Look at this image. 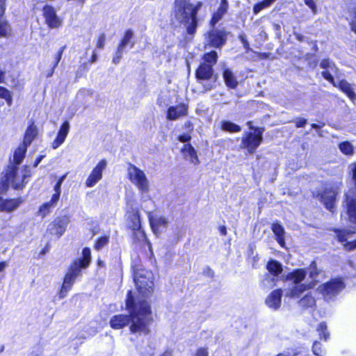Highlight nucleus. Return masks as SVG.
Returning a JSON list of instances; mask_svg holds the SVG:
<instances>
[{
	"label": "nucleus",
	"mask_w": 356,
	"mask_h": 356,
	"mask_svg": "<svg viewBox=\"0 0 356 356\" xmlns=\"http://www.w3.org/2000/svg\"><path fill=\"white\" fill-rule=\"evenodd\" d=\"M125 307L129 312V315H114L110 319V326L114 330H120L124 328L131 321V333L148 334L150 332L149 324L153 321L150 304L146 300L136 302L133 291L129 290L127 292Z\"/></svg>",
	"instance_id": "1"
},
{
	"label": "nucleus",
	"mask_w": 356,
	"mask_h": 356,
	"mask_svg": "<svg viewBox=\"0 0 356 356\" xmlns=\"http://www.w3.org/2000/svg\"><path fill=\"white\" fill-rule=\"evenodd\" d=\"M191 9L188 0H175L172 13L175 20L185 26L186 33L193 35L197 31L199 19Z\"/></svg>",
	"instance_id": "2"
},
{
	"label": "nucleus",
	"mask_w": 356,
	"mask_h": 356,
	"mask_svg": "<svg viewBox=\"0 0 356 356\" xmlns=\"http://www.w3.org/2000/svg\"><path fill=\"white\" fill-rule=\"evenodd\" d=\"M88 264L89 248H85L83 250V258L74 261L64 277L63 285L58 293L60 299L66 297L67 293L72 289L76 278L80 275L82 269L86 268Z\"/></svg>",
	"instance_id": "3"
},
{
	"label": "nucleus",
	"mask_w": 356,
	"mask_h": 356,
	"mask_svg": "<svg viewBox=\"0 0 356 356\" xmlns=\"http://www.w3.org/2000/svg\"><path fill=\"white\" fill-rule=\"evenodd\" d=\"M134 281L137 291L145 298H149L154 292V280L152 271L147 270L140 264L131 266Z\"/></svg>",
	"instance_id": "4"
},
{
	"label": "nucleus",
	"mask_w": 356,
	"mask_h": 356,
	"mask_svg": "<svg viewBox=\"0 0 356 356\" xmlns=\"http://www.w3.org/2000/svg\"><path fill=\"white\" fill-rule=\"evenodd\" d=\"M346 284L341 276L332 277L318 287V293L324 300H334L346 289Z\"/></svg>",
	"instance_id": "5"
},
{
	"label": "nucleus",
	"mask_w": 356,
	"mask_h": 356,
	"mask_svg": "<svg viewBox=\"0 0 356 356\" xmlns=\"http://www.w3.org/2000/svg\"><path fill=\"white\" fill-rule=\"evenodd\" d=\"M31 175L29 168L25 165L19 169L14 164L8 166L6 177L7 182L15 190L22 189L28 182L26 179Z\"/></svg>",
	"instance_id": "6"
},
{
	"label": "nucleus",
	"mask_w": 356,
	"mask_h": 356,
	"mask_svg": "<svg viewBox=\"0 0 356 356\" xmlns=\"http://www.w3.org/2000/svg\"><path fill=\"white\" fill-rule=\"evenodd\" d=\"M264 128H255V131H246L241 138L240 147L246 149L250 154L256 152L263 142Z\"/></svg>",
	"instance_id": "7"
},
{
	"label": "nucleus",
	"mask_w": 356,
	"mask_h": 356,
	"mask_svg": "<svg viewBox=\"0 0 356 356\" xmlns=\"http://www.w3.org/2000/svg\"><path fill=\"white\" fill-rule=\"evenodd\" d=\"M127 178L140 192H148L149 181L145 172L131 163H128Z\"/></svg>",
	"instance_id": "8"
},
{
	"label": "nucleus",
	"mask_w": 356,
	"mask_h": 356,
	"mask_svg": "<svg viewBox=\"0 0 356 356\" xmlns=\"http://www.w3.org/2000/svg\"><path fill=\"white\" fill-rule=\"evenodd\" d=\"M195 77L198 82L210 80L212 81V83L204 86L206 90L213 89L218 79V74L214 72L213 67L207 63L199 64L195 71Z\"/></svg>",
	"instance_id": "9"
},
{
	"label": "nucleus",
	"mask_w": 356,
	"mask_h": 356,
	"mask_svg": "<svg viewBox=\"0 0 356 356\" xmlns=\"http://www.w3.org/2000/svg\"><path fill=\"white\" fill-rule=\"evenodd\" d=\"M129 221L130 228L133 231L134 236L138 240L144 241L151 248V243L149 241L145 230L141 227L140 215L137 208L132 209L129 216Z\"/></svg>",
	"instance_id": "10"
},
{
	"label": "nucleus",
	"mask_w": 356,
	"mask_h": 356,
	"mask_svg": "<svg viewBox=\"0 0 356 356\" xmlns=\"http://www.w3.org/2000/svg\"><path fill=\"white\" fill-rule=\"evenodd\" d=\"M227 41V33L224 30L211 29L205 34L204 47L220 49Z\"/></svg>",
	"instance_id": "11"
},
{
	"label": "nucleus",
	"mask_w": 356,
	"mask_h": 356,
	"mask_svg": "<svg viewBox=\"0 0 356 356\" xmlns=\"http://www.w3.org/2000/svg\"><path fill=\"white\" fill-rule=\"evenodd\" d=\"M266 268L268 273L264 275V281L270 282V287H274L278 281L277 278L283 271L282 264L276 259H270L268 261Z\"/></svg>",
	"instance_id": "12"
},
{
	"label": "nucleus",
	"mask_w": 356,
	"mask_h": 356,
	"mask_svg": "<svg viewBox=\"0 0 356 356\" xmlns=\"http://www.w3.org/2000/svg\"><path fill=\"white\" fill-rule=\"evenodd\" d=\"M337 193L332 187H325L318 194L319 200L323 202L324 207L330 212L335 211V202Z\"/></svg>",
	"instance_id": "13"
},
{
	"label": "nucleus",
	"mask_w": 356,
	"mask_h": 356,
	"mask_svg": "<svg viewBox=\"0 0 356 356\" xmlns=\"http://www.w3.org/2000/svg\"><path fill=\"white\" fill-rule=\"evenodd\" d=\"M188 104L185 102H180L175 106H170L166 111V118L168 120L174 121L188 115Z\"/></svg>",
	"instance_id": "14"
},
{
	"label": "nucleus",
	"mask_w": 356,
	"mask_h": 356,
	"mask_svg": "<svg viewBox=\"0 0 356 356\" xmlns=\"http://www.w3.org/2000/svg\"><path fill=\"white\" fill-rule=\"evenodd\" d=\"M70 222L69 218L66 216L58 217L49 225L48 230L52 235H56L60 238L65 232Z\"/></svg>",
	"instance_id": "15"
},
{
	"label": "nucleus",
	"mask_w": 356,
	"mask_h": 356,
	"mask_svg": "<svg viewBox=\"0 0 356 356\" xmlns=\"http://www.w3.org/2000/svg\"><path fill=\"white\" fill-rule=\"evenodd\" d=\"M42 13L45 22L50 29H57L62 25V19L58 17L55 8L51 6H44Z\"/></svg>",
	"instance_id": "16"
},
{
	"label": "nucleus",
	"mask_w": 356,
	"mask_h": 356,
	"mask_svg": "<svg viewBox=\"0 0 356 356\" xmlns=\"http://www.w3.org/2000/svg\"><path fill=\"white\" fill-rule=\"evenodd\" d=\"M282 293L280 288L272 291L265 300L266 305L270 309L277 310L281 307Z\"/></svg>",
	"instance_id": "17"
},
{
	"label": "nucleus",
	"mask_w": 356,
	"mask_h": 356,
	"mask_svg": "<svg viewBox=\"0 0 356 356\" xmlns=\"http://www.w3.org/2000/svg\"><path fill=\"white\" fill-rule=\"evenodd\" d=\"M180 152L185 160L189 161L190 163L195 165H197L200 163L197 152L191 143L184 144Z\"/></svg>",
	"instance_id": "18"
},
{
	"label": "nucleus",
	"mask_w": 356,
	"mask_h": 356,
	"mask_svg": "<svg viewBox=\"0 0 356 356\" xmlns=\"http://www.w3.org/2000/svg\"><path fill=\"white\" fill-rule=\"evenodd\" d=\"M107 162L102 159L90 172V187L93 186L102 178V172L106 168Z\"/></svg>",
	"instance_id": "19"
},
{
	"label": "nucleus",
	"mask_w": 356,
	"mask_h": 356,
	"mask_svg": "<svg viewBox=\"0 0 356 356\" xmlns=\"http://www.w3.org/2000/svg\"><path fill=\"white\" fill-rule=\"evenodd\" d=\"M69 130H70V124L67 121H65L61 125V127L58 132V134L56 136V138L52 143L51 147L53 149H57L60 145H61L64 143V141L69 133Z\"/></svg>",
	"instance_id": "20"
},
{
	"label": "nucleus",
	"mask_w": 356,
	"mask_h": 356,
	"mask_svg": "<svg viewBox=\"0 0 356 356\" xmlns=\"http://www.w3.org/2000/svg\"><path fill=\"white\" fill-rule=\"evenodd\" d=\"M222 74L225 83L228 88L236 89L238 87L237 77L229 68H223Z\"/></svg>",
	"instance_id": "21"
},
{
	"label": "nucleus",
	"mask_w": 356,
	"mask_h": 356,
	"mask_svg": "<svg viewBox=\"0 0 356 356\" xmlns=\"http://www.w3.org/2000/svg\"><path fill=\"white\" fill-rule=\"evenodd\" d=\"M306 275L307 272L305 268H295L292 271L286 274L285 280H290L295 284H302L301 282H302L305 279Z\"/></svg>",
	"instance_id": "22"
},
{
	"label": "nucleus",
	"mask_w": 356,
	"mask_h": 356,
	"mask_svg": "<svg viewBox=\"0 0 356 356\" xmlns=\"http://www.w3.org/2000/svg\"><path fill=\"white\" fill-rule=\"evenodd\" d=\"M345 201L348 219L350 222L356 223V197L346 195Z\"/></svg>",
	"instance_id": "23"
},
{
	"label": "nucleus",
	"mask_w": 356,
	"mask_h": 356,
	"mask_svg": "<svg viewBox=\"0 0 356 356\" xmlns=\"http://www.w3.org/2000/svg\"><path fill=\"white\" fill-rule=\"evenodd\" d=\"M334 87L337 88L340 91L344 93L351 101L356 99V93L355 92L352 85L346 79L339 80Z\"/></svg>",
	"instance_id": "24"
},
{
	"label": "nucleus",
	"mask_w": 356,
	"mask_h": 356,
	"mask_svg": "<svg viewBox=\"0 0 356 356\" xmlns=\"http://www.w3.org/2000/svg\"><path fill=\"white\" fill-rule=\"evenodd\" d=\"M133 37L134 33L131 29H129L124 31L117 47V51L118 54H122L124 48L127 44H129L131 48L134 47V42L131 41Z\"/></svg>",
	"instance_id": "25"
},
{
	"label": "nucleus",
	"mask_w": 356,
	"mask_h": 356,
	"mask_svg": "<svg viewBox=\"0 0 356 356\" xmlns=\"http://www.w3.org/2000/svg\"><path fill=\"white\" fill-rule=\"evenodd\" d=\"M149 221L152 232L156 234L159 232L161 228H166L168 223L166 218L163 216L154 218L150 213L149 214Z\"/></svg>",
	"instance_id": "26"
},
{
	"label": "nucleus",
	"mask_w": 356,
	"mask_h": 356,
	"mask_svg": "<svg viewBox=\"0 0 356 356\" xmlns=\"http://www.w3.org/2000/svg\"><path fill=\"white\" fill-rule=\"evenodd\" d=\"M271 229L275 235V240L278 244L282 247H285V231L284 227L278 223L273 222L271 225Z\"/></svg>",
	"instance_id": "27"
},
{
	"label": "nucleus",
	"mask_w": 356,
	"mask_h": 356,
	"mask_svg": "<svg viewBox=\"0 0 356 356\" xmlns=\"http://www.w3.org/2000/svg\"><path fill=\"white\" fill-rule=\"evenodd\" d=\"M314 284L315 282L295 284L289 289L288 296L290 298H298L305 291L312 289Z\"/></svg>",
	"instance_id": "28"
},
{
	"label": "nucleus",
	"mask_w": 356,
	"mask_h": 356,
	"mask_svg": "<svg viewBox=\"0 0 356 356\" xmlns=\"http://www.w3.org/2000/svg\"><path fill=\"white\" fill-rule=\"evenodd\" d=\"M22 200L20 199H3L0 197V211H12L16 209Z\"/></svg>",
	"instance_id": "29"
},
{
	"label": "nucleus",
	"mask_w": 356,
	"mask_h": 356,
	"mask_svg": "<svg viewBox=\"0 0 356 356\" xmlns=\"http://www.w3.org/2000/svg\"><path fill=\"white\" fill-rule=\"evenodd\" d=\"M58 201H56V196L51 197L49 202L44 203L38 209V215L42 218H45L49 214L52 209L56 206Z\"/></svg>",
	"instance_id": "30"
},
{
	"label": "nucleus",
	"mask_w": 356,
	"mask_h": 356,
	"mask_svg": "<svg viewBox=\"0 0 356 356\" xmlns=\"http://www.w3.org/2000/svg\"><path fill=\"white\" fill-rule=\"evenodd\" d=\"M220 129L230 134L238 133L241 131V127L229 120H222L220 124Z\"/></svg>",
	"instance_id": "31"
},
{
	"label": "nucleus",
	"mask_w": 356,
	"mask_h": 356,
	"mask_svg": "<svg viewBox=\"0 0 356 356\" xmlns=\"http://www.w3.org/2000/svg\"><path fill=\"white\" fill-rule=\"evenodd\" d=\"M298 305L304 309L312 308L316 306V299L312 293L309 292L298 300Z\"/></svg>",
	"instance_id": "32"
},
{
	"label": "nucleus",
	"mask_w": 356,
	"mask_h": 356,
	"mask_svg": "<svg viewBox=\"0 0 356 356\" xmlns=\"http://www.w3.org/2000/svg\"><path fill=\"white\" fill-rule=\"evenodd\" d=\"M38 135V130L36 127L32 124L28 127L25 132L23 143L29 146Z\"/></svg>",
	"instance_id": "33"
},
{
	"label": "nucleus",
	"mask_w": 356,
	"mask_h": 356,
	"mask_svg": "<svg viewBox=\"0 0 356 356\" xmlns=\"http://www.w3.org/2000/svg\"><path fill=\"white\" fill-rule=\"evenodd\" d=\"M218 59V54L216 51L211 50L204 53L202 56V62L200 63H207L213 67L217 63Z\"/></svg>",
	"instance_id": "34"
},
{
	"label": "nucleus",
	"mask_w": 356,
	"mask_h": 356,
	"mask_svg": "<svg viewBox=\"0 0 356 356\" xmlns=\"http://www.w3.org/2000/svg\"><path fill=\"white\" fill-rule=\"evenodd\" d=\"M110 240V235L108 234H104L97 237L93 244V248L95 250L99 251L106 245H108Z\"/></svg>",
	"instance_id": "35"
},
{
	"label": "nucleus",
	"mask_w": 356,
	"mask_h": 356,
	"mask_svg": "<svg viewBox=\"0 0 356 356\" xmlns=\"http://www.w3.org/2000/svg\"><path fill=\"white\" fill-rule=\"evenodd\" d=\"M27 147L28 146H26L24 144H22L15 150V152L14 153V159H13L14 162L15 163V165L17 166L18 165H19L21 163V162L22 161L23 159L25 156Z\"/></svg>",
	"instance_id": "36"
},
{
	"label": "nucleus",
	"mask_w": 356,
	"mask_h": 356,
	"mask_svg": "<svg viewBox=\"0 0 356 356\" xmlns=\"http://www.w3.org/2000/svg\"><path fill=\"white\" fill-rule=\"evenodd\" d=\"M316 331L318 333L319 339L321 340L326 341L329 339L330 333L327 330V323L325 321H322L318 325Z\"/></svg>",
	"instance_id": "37"
},
{
	"label": "nucleus",
	"mask_w": 356,
	"mask_h": 356,
	"mask_svg": "<svg viewBox=\"0 0 356 356\" xmlns=\"http://www.w3.org/2000/svg\"><path fill=\"white\" fill-rule=\"evenodd\" d=\"M227 10L222 9L221 8H218L216 11H215L209 20V25L211 27H214L216 24L222 18L223 15L226 14Z\"/></svg>",
	"instance_id": "38"
},
{
	"label": "nucleus",
	"mask_w": 356,
	"mask_h": 356,
	"mask_svg": "<svg viewBox=\"0 0 356 356\" xmlns=\"http://www.w3.org/2000/svg\"><path fill=\"white\" fill-rule=\"evenodd\" d=\"M339 149L343 154L346 156H352L354 154V147L348 140L341 142L339 144Z\"/></svg>",
	"instance_id": "39"
},
{
	"label": "nucleus",
	"mask_w": 356,
	"mask_h": 356,
	"mask_svg": "<svg viewBox=\"0 0 356 356\" xmlns=\"http://www.w3.org/2000/svg\"><path fill=\"white\" fill-rule=\"evenodd\" d=\"M275 0H263L255 3L253 6V13L258 14L261 10L269 7Z\"/></svg>",
	"instance_id": "40"
},
{
	"label": "nucleus",
	"mask_w": 356,
	"mask_h": 356,
	"mask_svg": "<svg viewBox=\"0 0 356 356\" xmlns=\"http://www.w3.org/2000/svg\"><path fill=\"white\" fill-rule=\"evenodd\" d=\"M308 269L309 277L312 280L316 279L320 274V270L318 268L317 264L315 260H313L309 263Z\"/></svg>",
	"instance_id": "41"
},
{
	"label": "nucleus",
	"mask_w": 356,
	"mask_h": 356,
	"mask_svg": "<svg viewBox=\"0 0 356 356\" xmlns=\"http://www.w3.org/2000/svg\"><path fill=\"white\" fill-rule=\"evenodd\" d=\"M65 178V175L61 177L58 179V182L56 183V184L54 186L55 193L52 195V197L56 196V201H58V200H59L60 195V187H61V185H62Z\"/></svg>",
	"instance_id": "42"
},
{
	"label": "nucleus",
	"mask_w": 356,
	"mask_h": 356,
	"mask_svg": "<svg viewBox=\"0 0 356 356\" xmlns=\"http://www.w3.org/2000/svg\"><path fill=\"white\" fill-rule=\"evenodd\" d=\"M291 356H309V353L307 349L298 347L292 349Z\"/></svg>",
	"instance_id": "43"
},
{
	"label": "nucleus",
	"mask_w": 356,
	"mask_h": 356,
	"mask_svg": "<svg viewBox=\"0 0 356 356\" xmlns=\"http://www.w3.org/2000/svg\"><path fill=\"white\" fill-rule=\"evenodd\" d=\"M312 351L316 356H323V350L322 349V345L319 341H315L313 343Z\"/></svg>",
	"instance_id": "44"
},
{
	"label": "nucleus",
	"mask_w": 356,
	"mask_h": 356,
	"mask_svg": "<svg viewBox=\"0 0 356 356\" xmlns=\"http://www.w3.org/2000/svg\"><path fill=\"white\" fill-rule=\"evenodd\" d=\"M10 31V26L6 22H0V37L8 36Z\"/></svg>",
	"instance_id": "45"
},
{
	"label": "nucleus",
	"mask_w": 356,
	"mask_h": 356,
	"mask_svg": "<svg viewBox=\"0 0 356 356\" xmlns=\"http://www.w3.org/2000/svg\"><path fill=\"white\" fill-rule=\"evenodd\" d=\"M322 76L330 83L333 86H336L337 82L335 81L333 76L328 70H324L321 72Z\"/></svg>",
	"instance_id": "46"
},
{
	"label": "nucleus",
	"mask_w": 356,
	"mask_h": 356,
	"mask_svg": "<svg viewBox=\"0 0 356 356\" xmlns=\"http://www.w3.org/2000/svg\"><path fill=\"white\" fill-rule=\"evenodd\" d=\"M350 233V232H347V231H344V230H338L337 234V240L341 243L348 242L347 241V235Z\"/></svg>",
	"instance_id": "47"
},
{
	"label": "nucleus",
	"mask_w": 356,
	"mask_h": 356,
	"mask_svg": "<svg viewBox=\"0 0 356 356\" xmlns=\"http://www.w3.org/2000/svg\"><path fill=\"white\" fill-rule=\"evenodd\" d=\"M188 6L191 8V10H193V13H195L198 16V12L200 9L202 7L203 3L200 1H197L195 4L190 2L188 0Z\"/></svg>",
	"instance_id": "48"
},
{
	"label": "nucleus",
	"mask_w": 356,
	"mask_h": 356,
	"mask_svg": "<svg viewBox=\"0 0 356 356\" xmlns=\"http://www.w3.org/2000/svg\"><path fill=\"white\" fill-rule=\"evenodd\" d=\"M292 122H293L295 123V127L296 128L305 127V125L307 123V119H305L304 118H297L296 119H295Z\"/></svg>",
	"instance_id": "49"
},
{
	"label": "nucleus",
	"mask_w": 356,
	"mask_h": 356,
	"mask_svg": "<svg viewBox=\"0 0 356 356\" xmlns=\"http://www.w3.org/2000/svg\"><path fill=\"white\" fill-rule=\"evenodd\" d=\"M65 49V46H63L62 47H60V49L58 50V51L56 53V56H55V61H54V64L53 65L54 68H56V66L58 65V63L60 62L61 58H62V56H63V53Z\"/></svg>",
	"instance_id": "50"
},
{
	"label": "nucleus",
	"mask_w": 356,
	"mask_h": 356,
	"mask_svg": "<svg viewBox=\"0 0 356 356\" xmlns=\"http://www.w3.org/2000/svg\"><path fill=\"white\" fill-rule=\"evenodd\" d=\"M177 139L179 142L184 143V144L189 143L188 142L191 140V134L189 133L183 134L179 135L177 137Z\"/></svg>",
	"instance_id": "51"
},
{
	"label": "nucleus",
	"mask_w": 356,
	"mask_h": 356,
	"mask_svg": "<svg viewBox=\"0 0 356 356\" xmlns=\"http://www.w3.org/2000/svg\"><path fill=\"white\" fill-rule=\"evenodd\" d=\"M105 39L106 37L104 33L99 34L96 42V47L99 49L103 48L105 44Z\"/></svg>",
	"instance_id": "52"
},
{
	"label": "nucleus",
	"mask_w": 356,
	"mask_h": 356,
	"mask_svg": "<svg viewBox=\"0 0 356 356\" xmlns=\"http://www.w3.org/2000/svg\"><path fill=\"white\" fill-rule=\"evenodd\" d=\"M344 248L347 251H352L356 249V239L352 241H348L344 243Z\"/></svg>",
	"instance_id": "53"
},
{
	"label": "nucleus",
	"mask_w": 356,
	"mask_h": 356,
	"mask_svg": "<svg viewBox=\"0 0 356 356\" xmlns=\"http://www.w3.org/2000/svg\"><path fill=\"white\" fill-rule=\"evenodd\" d=\"M195 356H209L208 348L206 347H200L197 348Z\"/></svg>",
	"instance_id": "54"
},
{
	"label": "nucleus",
	"mask_w": 356,
	"mask_h": 356,
	"mask_svg": "<svg viewBox=\"0 0 356 356\" xmlns=\"http://www.w3.org/2000/svg\"><path fill=\"white\" fill-rule=\"evenodd\" d=\"M9 185L10 184L9 182H7L6 177L5 176L4 178L0 181V193L6 191Z\"/></svg>",
	"instance_id": "55"
},
{
	"label": "nucleus",
	"mask_w": 356,
	"mask_h": 356,
	"mask_svg": "<svg viewBox=\"0 0 356 356\" xmlns=\"http://www.w3.org/2000/svg\"><path fill=\"white\" fill-rule=\"evenodd\" d=\"M184 128L187 130L188 133L191 134L194 129L193 124L191 121H186L184 122Z\"/></svg>",
	"instance_id": "56"
},
{
	"label": "nucleus",
	"mask_w": 356,
	"mask_h": 356,
	"mask_svg": "<svg viewBox=\"0 0 356 356\" xmlns=\"http://www.w3.org/2000/svg\"><path fill=\"white\" fill-rule=\"evenodd\" d=\"M304 2L313 12H316V6L314 0H304Z\"/></svg>",
	"instance_id": "57"
},
{
	"label": "nucleus",
	"mask_w": 356,
	"mask_h": 356,
	"mask_svg": "<svg viewBox=\"0 0 356 356\" xmlns=\"http://www.w3.org/2000/svg\"><path fill=\"white\" fill-rule=\"evenodd\" d=\"M330 66V61L329 58H323L320 63V67L323 69L327 70V69Z\"/></svg>",
	"instance_id": "58"
},
{
	"label": "nucleus",
	"mask_w": 356,
	"mask_h": 356,
	"mask_svg": "<svg viewBox=\"0 0 356 356\" xmlns=\"http://www.w3.org/2000/svg\"><path fill=\"white\" fill-rule=\"evenodd\" d=\"M8 92V90L4 87L0 86V98H4Z\"/></svg>",
	"instance_id": "59"
},
{
	"label": "nucleus",
	"mask_w": 356,
	"mask_h": 356,
	"mask_svg": "<svg viewBox=\"0 0 356 356\" xmlns=\"http://www.w3.org/2000/svg\"><path fill=\"white\" fill-rule=\"evenodd\" d=\"M219 8H221L222 9L227 10L228 8H229L228 1L227 0H221Z\"/></svg>",
	"instance_id": "60"
},
{
	"label": "nucleus",
	"mask_w": 356,
	"mask_h": 356,
	"mask_svg": "<svg viewBox=\"0 0 356 356\" xmlns=\"http://www.w3.org/2000/svg\"><path fill=\"white\" fill-rule=\"evenodd\" d=\"M246 125L250 130L253 131L252 132L255 131V128H264L263 127H257V126H253L252 121H248L246 122Z\"/></svg>",
	"instance_id": "61"
},
{
	"label": "nucleus",
	"mask_w": 356,
	"mask_h": 356,
	"mask_svg": "<svg viewBox=\"0 0 356 356\" xmlns=\"http://www.w3.org/2000/svg\"><path fill=\"white\" fill-rule=\"evenodd\" d=\"M159 356H172V350L167 348Z\"/></svg>",
	"instance_id": "62"
},
{
	"label": "nucleus",
	"mask_w": 356,
	"mask_h": 356,
	"mask_svg": "<svg viewBox=\"0 0 356 356\" xmlns=\"http://www.w3.org/2000/svg\"><path fill=\"white\" fill-rule=\"evenodd\" d=\"M270 53L268 52H263V53H258L257 56L260 59H266L269 57Z\"/></svg>",
	"instance_id": "63"
},
{
	"label": "nucleus",
	"mask_w": 356,
	"mask_h": 356,
	"mask_svg": "<svg viewBox=\"0 0 356 356\" xmlns=\"http://www.w3.org/2000/svg\"><path fill=\"white\" fill-rule=\"evenodd\" d=\"M218 229H219V232H220L221 235H222V236H226L227 235V227L225 225H220L218 227Z\"/></svg>",
	"instance_id": "64"
}]
</instances>
